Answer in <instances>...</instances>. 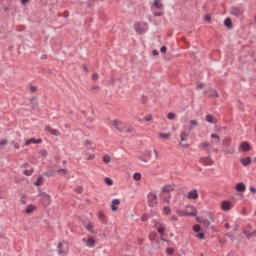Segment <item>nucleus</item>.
Segmentation results:
<instances>
[{
	"instance_id": "obj_1",
	"label": "nucleus",
	"mask_w": 256,
	"mask_h": 256,
	"mask_svg": "<svg viewBox=\"0 0 256 256\" xmlns=\"http://www.w3.org/2000/svg\"><path fill=\"white\" fill-rule=\"evenodd\" d=\"M147 201L150 207H157V203H158L157 194L153 192H149L147 195Z\"/></svg>"
},
{
	"instance_id": "obj_2",
	"label": "nucleus",
	"mask_w": 256,
	"mask_h": 256,
	"mask_svg": "<svg viewBox=\"0 0 256 256\" xmlns=\"http://www.w3.org/2000/svg\"><path fill=\"white\" fill-rule=\"evenodd\" d=\"M198 148L201 151H206L208 155H211V149H213V143L210 142H202L198 145Z\"/></svg>"
},
{
	"instance_id": "obj_3",
	"label": "nucleus",
	"mask_w": 256,
	"mask_h": 256,
	"mask_svg": "<svg viewBox=\"0 0 256 256\" xmlns=\"http://www.w3.org/2000/svg\"><path fill=\"white\" fill-rule=\"evenodd\" d=\"M67 251H69V243L60 242L58 244V253H60V255H65V253H67Z\"/></svg>"
},
{
	"instance_id": "obj_4",
	"label": "nucleus",
	"mask_w": 256,
	"mask_h": 256,
	"mask_svg": "<svg viewBox=\"0 0 256 256\" xmlns=\"http://www.w3.org/2000/svg\"><path fill=\"white\" fill-rule=\"evenodd\" d=\"M113 125H114V127H115L118 131H121V132L127 131L128 133L131 132V129H126V130H125V125H124L122 122H120L119 120H114V121H113Z\"/></svg>"
},
{
	"instance_id": "obj_5",
	"label": "nucleus",
	"mask_w": 256,
	"mask_h": 256,
	"mask_svg": "<svg viewBox=\"0 0 256 256\" xmlns=\"http://www.w3.org/2000/svg\"><path fill=\"white\" fill-rule=\"evenodd\" d=\"M231 15H234V17H241L245 11L242 8L239 7H231L230 9Z\"/></svg>"
},
{
	"instance_id": "obj_6",
	"label": "nucleus",
	"mask_w": 256,
	"mask_h": 256,
	"mask_svg": "<svg viewBox=\"0 0 256 256\" xmlns=\"http://www.w3.org/2000/svg\"><path fill=\"white\" fill-rule=\"evenodd\" d=\"M200 163H202V165L211 166V165H213V163H215V161H213V159H211V154H208L207 157L200 158Z\"/></svg>"
},
{
	"instance_id": "obj_7",
	"label": "nucleus",
	"mask_w": 256,
	"mask_h": 256,
	"mask_svg": "<svg viewBox=\"0 0 256 256\" xmlns=\"http://www.w3.org/2000/svg\"><path fill=\"white\" fill-rule=\"evenodd\" d=\"M176 213L179 217H195L197 215L196 212H187L186 210H176Z\"/></svg>"
},
{
	"instance_id": "obj_8",
	"label": "nucleus",
	"mask_w": 256,
	"mask_h": 256,
	"mask_svg": "<svg viewBox=\"0 0 256 256\" xmlns=\"http://www.w3.org/2000/svg\"><path fill=\"white\" fill-rule=\"evenodd\" d=\"M154 225H155L159 234L165 235V229H166L165 224H163L161 222H154Z\"/></svg>"
},
{
	"instance_id": "obj_9",
	"label": "nucleus",
	"mask_w": 256,
	"mask_h": 256,
	"mask_svg": "<svg viewBox=\"0 0 256 256\" xmlns=\"http://www.w3.org/2000/svg\"><path fill=\"white\" fill-rule=\"evenodd\" d=\"M41 197L44 207H48V205H51V196H49V194L43 193L41 194Z\"/></svg>"
},
{
	"instance_id": "obj_10",
	"label": "nucleus",
	"mask_w": 256,
	"mask_h": 256,
	"mask_svg": "<svg viewBox=\"0 0 256 256\" xmlns=\"http://www.w3.org/2000/svg\"><path fill=\"white\" fill-rule=\"evenodd\" d=\"M221 209L222 211H231V209H233V204L230 201L225 200L221 203Z\"/></svg>"
},
{
	"instance_id": "obj_11",
	"label": "nucleus",
	"mask_w": 256,
	"mask_h": 256,
	"mask_svg": "<svg viewBox=\"0 0 256 256\" xmlns=\"http://www.w3.org/2000/svg\"><path fill=\"white\" fill-rule=\"evenodd\" d=\"M187 199H193L196 201V199H199V191H197V189L189 191L187 194Z\"/></svg>"
},
{
	"instance_id": "obj_12",
	"label": "nucleus",
	"mask_w": 256,
	"mask_h": 256,
	"mask_svg": "<svg viewBox=\"0 0 256 256\" xmlns=\"http://www.w3.org/2000/svg\"><path fill=\"white\" fill-rule=\"evenodd\" d=\"M239 149H240V151L247 153L251 149V144H249V142H242L239 145Z\"/></svg>"
},
{
	"instance_id": "obj_13",
	"label": "nucleus",
	"mask_w": 256,
	"mask_h": 256,
	"mask_svg": "<svg viewBox=\"0 0 256 256\" xmlns=\"http://www.w3.org/2000/svg\"><path fill=\"white\" fill-rule=\"evenodd\" d=\"M83 243H85L86 247H95V240L93 238H83Z\"/></svg>"
},
{
	"instance_id": "obj_14",
	"label": "nucleus",
	"mask_w": 256,
	"mask_h": 256,
	"mask_svg": "<svg viewBox=\"0 0 256 256\" xmlns=\"http://www.w3.org/2000/svg\"><path fill=\"white\" fill-rule=\"evenodd\" d=\"M135 31L137 33L143 34V33H145V31H147V29L145 28V25L137 24V25H135Z\"/></svg>"
},
{
	"instance_id": "obj_15",
	"label": "nucleus",
	"mask_w": 256,
	"mask_h": 256,
	"mask_svg": "<svg viewBox=\"0 0 256 256\" xmlns=\"http://www.w3.org/2000/svg\"><path fill=\"white\" fill-rule=\"evenodd\" d=\"M162 193H171V191H175V186L173 185H166L162 187Z\"/></svg>"
},
{
	"instance_id": "obj_16",
	"label": "nucleus",
	"mask_w": 256,
	"mask_h": 256,
	"mask_svg": "<svg viewBox=\"0 0 256 256\" xmlns=\"http://www.w3.org/2000/svg\"><path fill=\"white\" fill-rule=\"evenodd\" d=\"M42 142V140L41 139H35V138H30L29 140H27L26 142H25V145L26 146H29V145H32V143L34 144V145H37V144H39V143H41Z\"/></svg>"
},
{
	"instance_id": "obj_17",
	"label": "nucleus",
	"mask_w": 256,
	"mask_h": 256,
	"mask_svg": "<svg viewBox=\"0 0 256 256\" xmlns=\"http://www.w3.org/2000/svg\"><path fill=\"white\" fill-rule=\"evenodd\" d=\"M153 7H155V9H163L164 5H163V0H154L153 2Z\"/></svg>"
},
{
	"instance_id": "obj_18",
	"label": "nucleus",
	"mask_w": 256,
	"mask_h": 256,
	"mask_svg": "<svg viewBox=\"0 0 256 256\" xmlns=\"http://www.w3.org/2000/svg\"><path fill=\"white\" fill-rule=\"evenodd\" d=\"M98 219L103 224L107 223V216L102 211L98 212Z\"/></svg>"
},
{
	"instance_id": "obj_19",
	"label": "nucleus",
	"mask_w": 256,
	"mask_h": 256,
	"mask_svg": "<svg viewBox=\"0 0 256 256\" xmlns=\"http://www.w3.org/2000/svg\"><path fill=\"white\" fill-rule=\"evenodd\" d=\"M83 225H84V227H85V229L87 231H89L90 233H93V229L95 227V226H93V223H91V222H83Z\"/></svg>"
},
{
	"instance_id": "obj_20",
	"label": "nucleus",
	"mask_w": 256,
	"mask_h": 256,
	"mask_svg": "<svg viewBox=\"0 0 256 256\" xmlns=\"http://www.w3.org/2000/svg\"><path fill=\"white\" fill-rule=\"evenodd\" d=\"M121 201L119 199H114L111 202V209L112 211H117V205H120Z\"/></svg>"
},
{
	"instance_id": "obj_21",
	"label": "nucleus",
	"mask_w": 256,
	"mask_h": 256,
	"mask_svg": "<svg viewBox=\"0 0 256 256\" xmlns=\"http://www.w3.org/2000/svg\"><path fill=\"white\" fill-rule=\"evenodd\" d=\"M236 191L239 192H243L245 191V189H247V187L245 186V184L243 182L237 183L235 186Z\"/></svg>"
},
{
	"instance_id": "obj_22",
	"label": "nucleus",
	"mask_w": 256,
	"mask_h": 256,
	"mask_svg": "<svg viewBox=\"0 0 256 256\" xmlns=\"http://www.w3.org/2000/svg\"><path fill=\"white\" fill-rule=\"evenodd\" d=\"M197 125H199V122L197 120H190L189 121V131H193V129H195V127H197Z\"/></svg>"
},
{
	"instance_id": "obj_23",
	"label": "nucleus",
	"mask_w": 256,
	"mask_h": 256,
	"mask_svg": "<svg viewBox=\"0 0 256 256\" xmlns=\"http://www.w3.org/2000/svg\"><path fill=\"white\" fill-rule=\"evenodd\" d=\"M188 137H189V134H188L187 130L181 131V133H180L181 141H187Z\"/></svg>"
},
{
	"instance_id": "obj_24",
	"label": "nucleus",
	"mask_w": 256,
	"mask_h": 256,
	"mask_svg": "<svg viewBox=\"0 0 256 256\" xmlns=\"http://www.w3.org/2000/svg\"><path fill=\"white\" fill-rule=\"evenodd\" d=\"M46 131H48V133H51V135H55L56 137L57 135H59V132L53 129L51 126H46Z\"/></svg>"
},
{
	"instance_id": "obj_25",
	"label": "nucleus",
	"mask_w": 256,
	"mask_h": 256,
	"mask_svg": "<svg viewBox=\"0 0 256 256\" xmlns=\"http://www.w3.org/2000/svg\"><path fill=\"white\" fill-rule=\"evenodd\" d=\"M241 163L244 167H248V165L251 163V157H246L241 160Z\"/></svg>"
},
{
	"instance_id": "obj_26",
	"label": "nucleus",
	"mask_w": 256,
	"mask_h": 256,
	"mask_svg": "<svg viewBox=\"0 0 256 256\" xmlns=\"http://www.w3.org/2000/svg\"><path fill=\"white\" fill-rule=\"evenodd\" d=\"M225 27H228V29H231L233 27V23L231 22V18H226L224 20Z\"/></svg>"
},
{
	"instance_id": "obj_27",
	"label": "nucleus",
	"mask_w": 256,
	"mask_h": 256,
	"mask_svg": "<svg viewBox=\"0 0 256 256\" xmlns=\"http://www.w3.org/2000/svg\"><path fill=\"white\" fill-rule=\"evenodd\" d=\"M206 121L207 123L215 124V118L211 114L206 115Z\"/></svg>"
},
{
	"instance_id": "obj_28",
	"label": "nucleus",
	"mask_w": 256,
	"mask_h": 256,
	"mask_svg": "<svg viewBox=\"0 0 256 256\" xmlns=\"http://www.w3.org/2000/svg\"><path fill=\"white\" fill-rule=\"evenodd\" d=\"M56 173H58V175H60L61 177H65V175H67L68 171H67V169L61 168V169L57 170Z\"/></svg>"
},
{
	"instance_id": "obj_29",
	"label": "nucleus",
	"mask_w": 256,
	"mask_h": 256,
	"mask_svg": "<svg viewBox=\"0 0 256 256\" xmlns=\"http://www.w3.org/2000/svg\"><path fill=\"white\" fill-rule=\"evenodd\" d=\"M211 139H215V143L216 145H219V143H221V137H219V135L217 134H211Z\"/></svg>"
},
{
	"instance_id": "obj_30",
	"label": "nucleus",
	"mask_w": 256,
	"mask_h": 256,
	"mask_svg": "<svg viewBox=\"0 0 256 256\" xmlns=\"http://www.w3.org/2000/svg\"><path fill=\"white\" fill-rule=\"evenodd\" d=\"M55 173H57V171L49 170L47 172H44V175H45V177H53V176H55Z\"/></svg>"
},
{
	"instance_id": "obj_31",
	"label": "nucleus",
	"mask_w": 256,
	"mask_h": 256,
	"mask_svg": "<svg viewBox=\"0 0 256 256\" xmlns=\"http://www.w3.org/2000/svg\"><path fill=\"white\" fill-rule=\"evenodd\" d=\"M33 211H35V206L33 205L26 206V213L31 214L33 213Z\"/></svg>"
},
{
	"instance_id": "obj_32",
	"label": "nucleus",
	"mask_w": 256,
	"mask_h": 256,
	"mask_svg": "<svg viewBox=\"0 0 256 256\" xmlns=\"http://www.w3.org/2000/svg\"><path fill=\"white\" fill-rule=\"evenodd\" d=\"M43 183V177L39 176L36 180V182L34 183V185H36V187H40V185H42Z\"/></svg>"
},
{
	"instance_id": "obj_33",
	"label": "nucleus",
	"mask_w": 256,
	"mask_h": 256,
	"mask_svg": "<svg viewBox=\"0 0 256 256\" xmlns=\"http://www.w3.org/2000/svg\"><path fill=\"white\" fill-rule=\"evenodd\" d=\"M133 179L134 181H141V173L139 172L134 173Z\"/></svg>"
},
{
	"instance_id": "obj_34",
	"label": "nucleus",
	"mask_w": 256,
	"mask_h": 256,
	"mask_svg": "<svg viewBox=\"0 0 256 256\" xmlns=\"http://www.w3.org/2000/svg\"><path fill=\"white\" fill-rule=\"evenodd\" d=\"M209 97H219L217 90H210Z\"/></svg>"
},
{
	"instance_id": "obj_35",
	"label": "nucleus",
	"mask_w": 256,
	"mask_h": 256,
	"mask_svg": "<svg viewBox=\"0 0 256 256\" xmlns=\"http://www.w3.org/2000/svg\"><path fill=\"white\" fill-rule=\"evenodd\" d=\"M200 223H202V225H204V227H209V225H211V222L207 219H202V221H200Z\"/></svg>"
},
{
	"instance_id": "obj_36",
	"label": "nucleus",
	"mask_w": 256,
	"mask_h": 256,
	"mask_svg": "<svg viewBox=\"0 0 256 256\" xmlns=\"http://www.w3.org/2000/svg\"><path fill=\"white\" fill-rule=\"evenodd\" d=\"M159 137L161 138V139H169V137H171V134H169V133H160L159 134Z\"/></svg>"
},
{
	"instance_id": "obj_37",
	"label": "nucleus",
	"mask_w": 256,
	"mask_h": 256,
	"mask_svg": "<svg viewBox=\"0 0 256 256\" xmlns=\"http://www.w3.org/2000/svg\"><path fill=\"white\" fill-rule=\"evenodd\" d=\"M226 155H233L235 153V148L231 147L228 150L225 151Z\"/></svg>"
},
{
	"instance_id": "obj_38",
	"label": "nucleus",
	"mask_w": 256,
	"mask_h": 256,
	"mask_svg": "<svg viewBox=\"0 0 256 256\" xmlns=\"http://www.w3.org/2000/svg\"><path fill=\"white\" fill-rule=\"evenodd\" d=\"M103 161H104L106 164H107V163H111V156H109V155H104Z\"/></svg>"
},
{
	"instance_id": "obj_39",
	"label": "nucleus",
	"mask_w": 256,
	"mask_h": 256,
	"mask_svg": "<svg viewBox=\"0 0 256 256\" xmlns=\"http://www.w3.org/2000/svg\"><path fill=\"white\" fill-rule=\"evenodd\" d=\"M163 213L164 215H169V213H171V208L169 206L164 207Z\"/></svg>"
},
{
	"instance_id": "obj_40",
	"label": "nucleus",
	"mask_w": 256,
	"mask_h": 256,
	"mask_svg": "<svg viewBox=\"0 0 256 256\" xmlns=\"http://www.w3.org/2000/svg\"><path fill=\"white\" fill-rule=\"evenodd\" d=\"M24 175H26V177H31V175H33V169L24 170Z\"/></svg>"
},
{
	"instance_id": "obj_41",
	"label": "nucleus",
	"mask_w": 256,
	"mask_h": 256,
	"mask_svg": "<svg viewBox=\"0 0 256 256\" xmlns=\"http://www.w3.org/2000/svg\"><path fill=\"white\" fill-rule=\"evenodd\" d=\"M193 231H194L195 233H199V231H201V226H199V224H195V225L193 226Z\"/></svg>"
},
{
	"instance_id": "obj_42",
	"label": "nucleus",
	"mask_w": 256,
	"mask_h": 256,
	"mask_svg": "<svg viewBox=\"0 0 256 256\" xmlns=\"http://www.w3.org/2000/svg\"><path fill=\"white\" fill-rule=\"evenodd\" d=\"M167 119H169L170 121H173V119H175V113H172V112L168 113Z\"/></svg>"
},
{
	"instance_id": "obj_43",
	"label": "nucleus",
	"mask_w": 256,
	"mask_h": 256,
	"mask_svg": "<svg viewBox=\"0 0 256 256\" xmlns=\"http://www.w3.org/2000/svg\"><path fill=\"white\" fill-rule=\"evenodd\" d=\"M105 183H106V185H113V180L109 177H106L105 178Z\"/></svg>"
},
{
	"instance_id": "obj_44",
	"label": "nucleus",
	"mask_w": 256,
	"mask_h": 256,
	"mask_svg": "<svg viewBox=\"0 0 256 256\" xmlns=\"http://www.w3.org/2000/svg\"><path fill=\"white\" fill-rule=\"evenodd\" d=\"M75 191H76V193L81 194V193H83V187L78 186V187L75 188Z\"/></svg>"
},
{
	"instance_id": "obj_45",
	"label": "nucleus",
	"mask_w": 256,
	"mask_h": 256,
	"mask_svg": "<svg viewBox=\"0 0 256 256\" xmlns=\"http://www.w3.org/2000/svg\"><path fill=\"white\" fill-rule=\"evenodd\" d=\"M196 237H197L198 239H205V234H204L203 232H201V233H198V234L196 235Z\"/></svg>"
},
{
	"instance_id": "obj_46",
	"label": "nucleus",
	"mask_w": 256,
	"mask_h": 256,
	"mask_svg": "<svg viewBox=\"0 0 256 256\" xmlns=\"http://www.w3.org/2000/svg\"><path fill=\"white\" fill-rule=\"evenodd\" d=\"M92 80H93V81H98V80H99V74L94 73V74L92 75Z\"/></svg>"
},
{
	"instance_id": "obj_47",
	"label": "nucleus",
	"mask_w": 256,
	"mask_h": 256,
	"mask_svg": "<svg viewBox=\"0 0 256 256\" xmlns=\"http://www.w3.org/2000/svg\"><path fill=\"white\" fill-rule=\"evenodd\" d=\"M86 159L87 161H93V159H95V154H89Z\"/></svg>"
},
{
	"instance_id": "obj_48",
	"label": "nucleus",
	"mask_w": 256,
	"mask_h": 256,
	"mask_svg": "<svg viewBox=\"0 0 256 256\" xmlns=\"http://www.w3.org/2000/svg\"><path fill=\"white\" fill-rule=\"evenodd\" d=\"M154 17H163V12H153Z\"/></svg>"
},
{
	"instance_id": "obj_49",
	"label": "nucleus",
	"mask_w": 256,
	"mask_h": 256,
	"mask_svg": "<svg viewBox=\"0 0 256 256\" xmlns=\"http://www.w3.org/2000/svg\"><path fill=\"white\" fill-rule=\"evenodd\" d=\"M7 139L0 140V147L7 145Z\"/></svg>"
},
{
	"instance_id": "obj_50",
	"label": "nucleus",
	"mask_w": 256,
	"mask_h": 256,
	"mask_svg": "<svg viewBox=\"0 0 256 256\" xmlns=\"http://www.w3.org/2000/svg\"><path fill=\"white\" fill-rule=\"evenodd\" d=\"M151 119H153V116L151 114H148L144 117L145 121H151Z\"/></svg>"
},
{
	"instance_id": "obj_51",
	"label": "nucleus",
	"mask_w": 256,
	"mask_h": 256,
	"mask_svg": "<svg viewBox=\"0 0 256 256\" xmlns=\"http://www.w3.org/2000/svg\"><path fill=\"white\" fill-rule=\"evenodd\" d=\"M160 52H161V53H167V47H166V46H162V47L160 48Z\"/></svg>"
},
{
	"instance_id": "obj_52",
	"label": "nucleus",
	"mask_w": 256,
	"mask_h": 256,
	"mask_svg": "<svg viewBox=\"0 0 256 256\" xmlns=\"http://www.w3.org/2000/svg\"><path fill=\"white\" fill-rule=\"evenodd\" d=\"M255 233H256L255 231L252 233H247L246 234L247 239H251V237H253V235H255Z\"/></svg>"
},
{
	"instance_id": "obj_53",
	"label": "nucleus",
	"mask_w": 256,
	"mask_h": 256,
	"mask_svg": "<svg viewBox=\"0 0 256 256\" xmlns=\"http://www.w3.org/2000/svg\"><path fill=\"white\" fill-rule=\"evenodd\" d=\"M205 21L209 22L211 21V15L209 14H206L205 17H204Z\"/></svg>"
},
{
	"instance_id": "obj_54",
	"label": "nucleus",
	"mask_w": 256,
	"mask_h": 256,
	"mask_svg": "<svg viewBox=\"0 0 256 256\" xmlns=\"http://www.w3.org/2000/svg\"><path fill=\"white\" fill-rule=\"evenodd\" d=\"M170 221H172V223H175V221H178L177 216H172V217L170 218Z\"/></svg>"
},
{
	"instance_id": "obj_55",
	"label": "nucleus",
	"mask_w": 256,
	"mask_h": 256,
	"mask_svg": "<svg viewBox=\"0 0 256 256\" xmlns=\"http://www.w3.org/2000/svg\"><path fill=\"white\" fill-rule=\"evenodd\" d=\"M173 252H174L173 248H168L167 249L168 255H173Z\"/></svg>"
},
{
	"instance_id": "obj_56",
	"label": "nucleus",
	"mask_w": 256,
	"mask_h": 256,
	"mask_svg": "<svg viewBox=\"0 0 256 256\" xmlns=\"http://www.w3.org/2000/svg\"><path fill=\"white\" fill-rule=\"evenodd\" d=\"M203 87H205V84H203V83H199L197 85V89H203Z\"/></svg>"
},
{
	"instance_id": "obj_57",
	"label": "nucleus",
	"mask_w": 256,
	"mask_h": 256,
	"mask_svg": "<svg viewBox=\"0 0 256 256\" xmlns=\"http://www.w3.org/2000/svg\"><path fill=\"white\" fill-rule=\"evenodd\" d=\"M30 91H31L32 93H35V91H37V87L31 86V87H30Z\"/></svg>"
},
{
	"instance_id": "obj_58",
	"label": "nucleus",
	"mask_w": 256,
	"mask_h": 256,
	"mask_svg": "<svg viewBox=\"0 0 256 256\" xmlns=\"http://www.w3.org/2000/svg\"><path fill=\"white\" fill-rule=\"evenodd\" d=\"M29 1H31V0H21V4L22 5H27V3H29Z\"/></svg>"
},
{
	"instance_id": "obj_59",
	"label": "nucleus",
	"mask_w": 256,
	"mask_h": 256,
	"mask_svg": "<svg viewBox=\"0 0 256 256\" xmlns=\"http://www.w3.org/2000/svg\"><path fill=\"white\" fill-rule=\"evenodd\" d=\"M154 154H155V157L157 159V157H159V152H157V149H154Z\"/></svg>"
},
{
	"instance_id": "obj_60",
	"label": "nucleus",
	"mask_w": 256,
	"mask_h": 256,
	"mask_svg": "<svg viewBox=\"0 0 256 256\" xmlns=\"http://www.w3.org/2000/svg\"><path fill=\"white\" fill-rule=\"evenodd\" d=\"M250 191L252 192V193H256V189H255V187H250Z\"/></svg>"
},
{
	"instance_id": "obj_61",
	"label": "nucleus",
	"mask_w": 256,
	"mask_h": 256,
	"mask_svg": "<svg viewBox=\"0 0 256 256\" xmlns=\"http://www.w3.org/2000/svg\"><path fill=\"white\" fill-rule=\"evenodd\" d=\"M152 53H153V55H155V56L159 55V51H157V50H153Z\"/></svg>"
},
{
	"instance_id": "obj_62",
	"label": "nucleus",
	"mask_w": 256,
	"mask_h": 256,
	"mask_svg": "<svg viewBox=\"0 0 256 256\" xmlns=\"http://www.w3.org/2000/svg\"><path fill=\"white\" fill-rule=\"evenodd\" d=\"M231 140L229 138L224 139V143H229Z\"/></svg>"
},
{
	"instance_id": "obj_63",
	"label": "nucleus",
	"mask_w": 256,
	"mask_h": 256,
	"mask_svg": "<svg viewBox=\"0 0 256 256\" xmlns=\"http://www.w3.org/2000/svg\"><path fill=\"white\" fill-rule=\"evenodd\" d=\"M224 227H225V229H229V227H230L229 223H226V224L224 225Z\"/></svg>"
},
{
	"instance_id": "obj_64",
	"label": "nucleus",
	"mask_w": 256,
	"mask_h": 256,
	"mask_svg": "<svg viewBox=\"0 0 256 256\" xmlns=\"http://www.w3.org/2000/svg\"><path fill=\"white\" fill-rule=\"evenodd\" d=\"M14 148H15V149H19V144H15V145H14Z\"/></svg>"
}]
</instances>
